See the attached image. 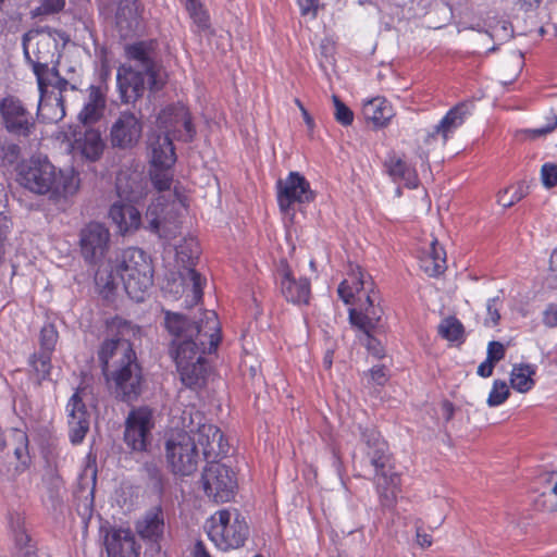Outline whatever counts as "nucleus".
I'll list each match as a JSON object with an SVG mask.
<instances>
[{
    "label": "nucleus",
    "mask_w": 557,
    "mask_h": 557,
    "mask_svg": "<svg viewBox=\"0 0 557 557\" xmlns=\"http://www.w3.org/2000/svg\"><path fill=\"white\" fill-rule=\"evenodd\" d=\"M86 92V100L78 113V120L85 126L100 121L107 107V89L104 87L90 85Z\"/></svg>",
    "instance_id": "nucleus-25"
},
{
    "label": "nucleus",
    "mask_w": 557,
    "mask_h": 557,
    "mask_svg": "<svg viewBox=\"0 0 557 557\" xmlns=\"http://www.w3.org/2000/svg\"><path fill=\"white\" fill-rule=\"evenodd\" d=\"M110 243V232L103 223L89 222L79 231V250L84 261L98 264L106 257Z\"/></svg>",
    "instance_id": "nucleus-14"
},
{
    "label": "nucleus",
    "mask_w": 557,
    "mask_h": 557,
    "mask_svg": "<svg viewBox=\"0 0 557 557\" xmlns=\"http://www.w3.org/2000/svg\"><path fill=\"white\" fill-rule=\"evenodd\" d=\"M185 9L193 21V32L203 33L207 32L210 24V15L206 10L201 0H184Z\"/></svg>",
    "instance_id": "nucleus-37"
},
{
    "label": "nucleus",
    "mask_w": 557,
    "mask_h": 557,
    "mask_svg": "<svg viewBox=\"0 0 557 557\" xmlns=\"http://www.w3.org/2000/svg\"><path fill=\"white\" fill-rule=\"evenodd\" d=\"M29 40V34H25L23 37L24 58L32 66L39 90L37 115L44 122L57 123L65 116L63 94L69 89L76 90L78 88L81 84L79 75L76 74L74 67H70L71 76L69 78L62 77L55 67L50 69L48 66V53L40 50L33 58L27 44Z\"/></svg>",
    "instance_id": "nucleus-4"
},
{
    "label": "nucleus",
    "mask_w": 557,
    "mask_h": 557,
    "mask_svg": "<svg viewBox=\"0 0 557 557\" xmlns=\"http://www.w3.org/2000/svg\"><path fill=\"white\" fill-rule=\"evenodd\" d=\"M5 203L0 198V242L3 240L10 232L12 222L4 212Z\"/></svg>",
    "instance_id": "nucleus-54"
},
{
    "label": "nucleus",
    "mask_w": 557,
    "mask_h": 557,
    "mask_svg": "<svg viewBox=\"0 0 557 557\" xmlns=\"http://www.w3.org/2000/svg\"><path fill=\"white\" fill-rule=\"evenodd\" d=\"M376 476V491L380 504L385 509H393L397 503L399 493L400 478L396 472H389L385 469L380 471Z\"/></svg>",
    "instance_id": "nucleus-32"
},
{
    "label": "nucleus",
    "mask_w": 557,
    "mask_h": 557,
    "mask_svg": "<svg viewBox=\"0 0 557 557\" xmlns=\"http://www.w3.org/2000/svg\"><path fill=\"white\" fill-rule=\"evenodd\" d=\"M473 107L472 101L457 103L433 126L432 131L428 134V138L434 139L435 137H441L443 144H445L455 131L465 123L467 117L472 114Z\"/></svg>",
    "instance_id": "nucleus-23"
},
{
    "label": "nucleus",
    "mask_w": 557,
    "mask_h": 557,
    "mask_svg": "<svg viewBox=\"0 0 557 557\" xmlns=\"http://www.w3.org/2000/svg\"><path fill=\"white\" fill-rule=\"evenodd\" d=\"M362 440L370 448L368 454L371 459V465L375 468V475H380V471L385 469L388 461L387 443L374 429H366L362 432Z\"/></svg>",
    "instance_id": "nucleus-33"
},
{
    "label": "nucleus",
    "mask_w": 557,
    "mask_h": 557,
    "mask_svg": "<svg viewBox=\"0 0 557 557\" xmlns=\"http://www.w3.org/2000/svg\"><path fill=\"white\" fill-rule=\"evenodd\" d=\"M417 543L422 548L429 547L432 545V536L426 533L417 532Z\"/></svg>",
    "instance_id": "nucleus-61"
},
{
    "label": "nucleus",
    "mask_w": 557,
    "mask_h": 557,
    "mask_svg": "<svg viewBox=\"0 0 557 557\" xmlns=\"http://www.w3.org/2000/svg\"><path fill=\"white\" fill-rule=\"evenodd\" d=\"M315 193L309 181L299 172L292 171L284 180L276 183V200L281 212L289 214L294 205H304L313 201Z\"/></svg>",
    "instance_id": "nucleus-12"
},
{
    "label": "nucleus",
    "mask_w": 557,
    "mask_h": 557,
    "mask_svg": "<svg viewBox=\"0 0 557 557\" xmlns=\"http://www.w3.org/2000/svg\"><path fill=\"white\" fill-rule=\"evenodd\" d=\"M32 364L35 371L46 379L50 373L51 368V352L41 350L39 354L33 356Z\"/></svg>",
    "instance_id": "nucleus-45"
},
{
    "label": "nucleus",
    "mask_w": 557,
    "mask_h": 557,
    "mask_svg": "<svg viewBox=\"0 0 557 557\" xmlns=\"http://www.w3.org/2000/svg\"><path fill=\"white\" fill-rule=\"evenodd\" d=\"M383 165L394 183H404L410 189L418 187L419 178L416 169L395 152L392 151L386 156Z\"/></svg>",
    "instance_id": "nucleus-28"
},
{
    "label": "nucleus",
    "mask_w": 557,
    "mask_h": 557,
    "mask_svg": "<svg viewBox=\"0 0 557 557\" xmlns=\"http://www.w3.org/2000/svg\"><path fill=\"white\" fill-rule=\"evenodd\" d=\"M176 262L182 264L184 272L181 273L182 282L185 286H191L193 297L190 305H196L202 299L206 278L195 270L200 250L197 239L193 236L184 237L175 247Z\"/></svg>",
    "instance_id": "nucleus-11"
},
{
    "label": "nucleus",
    "mask_w": 557,
    "mask_h": 557,
    "mask_svg": "<svg viewBox=\"0 0 557 557\" xmlns=\"http://www.w3.org/2000/svg\"><path fill=\"white\" fill-rule=\"evenodd\" d=\"M505 348L504 345L499 342L492 341L487 346V357L486 359L491 362L495 363L504 358Z\"/></svg>",
    "instance_id": "nucleus-50"
},
{
    "label": "nucleus",
    "mask_w": 557,
    "mask_h": 557,
    "mask_svg": "<svg viewBox=\"0 0 557 557\" xmlns=\"http://www.w3.org/2000/svg\"><path fill=\"white\" fill-rule=\"evenodd\" d=\"M371 381L377 385L383 386L388 380L387 371L384 366H374L369 370Z\"/></svg>",
    "instance_id": "nucleus-52"
},
{
    "label": "nucleus",
    "mask_w": 557,
    "mask_h": 557,
    "mask_svg": "<svg viewBox=\"0 0 557 557\" xmlns=\"http://www.w3.org/2000/svg\"><path fill=\"white\" fill-rule=\"evenodd\" d=\"M108 332L115 335L106 339L98 351L102 373L115 397L124 403L136 400L143 391V368L127 338L135 334V326L115 317L107 323Z\"/></svg>",
    "instance_id": "nucleus-3"
},
{
    "label": "nucleus",
    "mask_w": 557,
    "mask_h": 557,
    "mask_svg": "<svg viewBox=\"0 0 557 557\" xmlns=\"http://www.w3.org/2000/svg\"><path fill=\"white\" fill-rule=\"evenodd\" d=\"M549 271L557 278V248L552 252L549 259Z\"/></svg>",
    "instance_id": "nucleus-64"
},
{
    "label": "nucleus",
    "mask_w": 557,
    "mask_h": 557,
    "mask_svg": "<svg viewBox=\"0 0 557 557\" xmlns=\"http://www.w3.org/2000/svg\"><path fill=\"white\" fill-rule=\"evenodd\" d=\"M375 300L374 293H368L366 299L358 307L349 309L350 324L363 334L372 332L382 319L383 309L379 304H375Z\"/></svg>",
    "instance_id": "nucleus-22"
},
{
    "label": "nucleus",
    "mask_w": 557,
    "mask_h": 557,
    "mask_svg": "<svg viewBox=\"0 0 557 557\" xmlns=\"http://www.w3.org/2000/svg\"><path fill=\"white\" fill-rule=\"evenodd\" d=\"M295 103L299 108L307 127L309 129H313L314 121H313L312 116L309 114V112L307 111V109L304 107L302 102L299 99H295Z\"/></svg>",
    "instance_id": "nucleus-58"
},
{
    "label": "nucleus",
    "mask_w": 557,
    "mask_h": 557,
    "mask_svg": "<svg viewBox=\"0 0 557 557\" xmlns=\"http://www.w3.org/2000/svg\"><path fill=\"white\" fill-rule=\"evenodd\" d=\"M332 100L335 108V120L343 126L351 125L354 122V112L336 95L332 96Z\"/></svg>",
    "instance_id": "nucleus-43"
},
{
    "label": "nucleus",
    "mask_w": 557,
    "mask_h": 557,
    "mask_svg": "<svg viewBox=\"0 0 557 557\" xmlns=\"http://www.w3.org/2000/svg\"><path fill=\"white\" fill-rule=\"evenodd\" d=\"M78 388L69 399L65 411L69 424V437L73 445L83 443L90 428V412Z\"/></svg>",
    "instance_id": "nucleus-19"
},
{
    "label": "nucleus",
    "mask_w": 557,
    "mask_h": 557,
    "mask_svg": "<svg viewBox=\"0 0 557 557\" xmlns=\"http://www.w3.org/2000/svg\"><path fill=\"white\" fill-rule=\"evenodd\" d=\"M65 5V0H42L40 4L34 10V15H48L62 11Z\"/></svg>",
    "instance_id": "nucleus-49"
},
{
    "label": "nucleus",
    "mask_w": 557,
    "mask_h": 557,
    "mask_svg": "<svg viewBox=\"0 0 557 557\" xmlns=\"http://www.w3.org/2000/svg\"><path fill=\"white\" fill-rule=\"evenodd\" d=\"M362 111L364 117L379 127L385 126L394 115L391 103L383 97L366 100Z\"/></svg>",
    "instance_id": "nucleus-34"
},
{
    "label": "nucleus",
    "mask_w": 557,
    "mask_h": 557,
    "mask_svg": "<svg viewBox=\"0 0 557 557\" xmlns=\"http://www.w3.org/2000/svg\"><path fill=\"white\" fill-rule=\"evenodd\" d=\"M524 194L522 188H507L499 191L497 195V202L504 208H510L523 198Z\"/></svg>",
    "instance_id": "nucleus-46"
},
{
    "label": "nucleus",
    "mask_w": 557,
    "mask_h": 557,
    "mask_svg": "<svg viewBox=\"0 0 557 557\" xmlns=\"http://www.w3.org/2000/svg\"><path fill=\"white\" fill-rule=\"evenodd\" d=\"M518 4L525 11L539 8L543 0H517Z\"/></svg>",
    "instance_id": "nucleus-62"
},
{
    "label": "nucleus",
    "mask_w": 557,
    "mask_h": 557,
    "mask_svg": "<svg viewBox=\"0 0 557 557\" xmlns=\"http://www.w3.org/2000/svg\"><path fill=\"white\" fill-rule=\"evenodd\" d=\"M104 544L108 557H138L135 537L128 529L112 530Z\"/></svg>",
    "instance_id": "nucleus-30"
},
{
    "label": "nucleus",
    "mask_w": 557,
    "mask_h": 557,
    "mask_svg": "<svg viewBox=\"0 0 557 557\" xmlns=\"http://www.w3.org/2000/svg\"><path fill=\"white\" fill-rule=\"evenodd\" d=\"M499 301H500L499 297H493V298H490L486 304L487 314H488L491 321L493 322V324H497L500 319L499 309H498Z\"/></svg>",
    "instance_id": "nucleus-56"
},
{
    "label": "nucleus",
    "mask_w": 557,
    "mask_h": 557,
    "mask_svg": "<svg viewBox=\"0 0 557 557\" xmlns=\"http://www.w3.org/2000/svg\"><path fill=\"white\" fill-rule=\"evenodd\" d=\"M484 32L488 34V36L493 40L497 41H506L512 37L513 29L509 21L507 20H497L496 16L488 17L485 22Z\"/></svg>",
    "instance_id": "nucleus-39"
},
{
    "label": "nucleus",
    "mask_w": 557,
    "mask_h": 557,
    "mask_svg": "<svg viewBox=\"0 0 557 557\" xmlns=\"http://www.w3.org/2000/svg\"><path fill=\"white\" fill-rule=\"evenodd\" d=\"M143 135L140 119L131 111H122L110 127V143L113 148L133 149Z\"/></svg>",
    "instance_id": "nucleus-18"
},
{
    "label": "nucleus",
    "mask_w": 557,
    "mask_h": 557,
    "mask_svg": "<svg viewBox=\"0 0 557 557\" xmlns=\"http://www.w3.org/2000/svg\"><path fill=\"white\" fill-rule=\"evenodd\" d=\"M18 151H20V148L17 145H14V144H11L7 147V154H5V158H9V161L10 162H13L16 158H17V154H18Z\"/></svg>",
    "instance_id": "nucleus-63"
},
{
    "label": "nucleus",
    "mask_w": 557,
    "mask_h": 557,
    "mask_svg": "<svg viewBox=\"0 0 557 557\" xmlns=\"http://www.w3.org/2000/svg\"><path fill=\"white\" fill-rule=\"evenodd\" d=\"M366 285L364 275L361 270L357 268L356 270H351L348 277L339 284L337 293L345 304H350L355 295L364 289Z\"/></svg>",
    "instance_id": "nucleus-36"
},
{
    "label": "nucleus",
    "mask_w": 557,
    "mask_h": 557,
    "mask_svg": "<svg viewBox=\"0 0 557 557\" xmlns=\"http://www.w3.org/2000/svg\"><path fill=\"white\" fill-rule=\"evenodd\" d=\"M301 15L315 17L318 13V0H297Z\"/></svg>",
    "instance_id": "nucleus-57"
},
{
    "label": "nucleus",
    "mask_w": 557,
    "mask_h": 557,
    "mask_svg": "<svg viewBox=\"0 0 557 557\" xmlns=\"http://www.w3.org/2000/svg\"><path fill=\"white\" fill-rule=\"evenodd\" d=\"M418 260L421 270L432 277L441 275L446 269V252L435 238L420 249Z\"/></svg>",
    "instance_id": "nucleus-31"
},
{
    "label": "nucleus",
    "mask_w": 557,
    "mask_h": 557,
    "mask_svg": "<svg viewBox=\"0 0 557 557\" xmlns=\"http://www.w3.org/2000/svg\"><path fill=\"white\" fill-rule=\"evenodd\" d=\"M165 327L173 336L171 354L184 385H199L206 376L205 355L216 350L221 341L220 323L214 311H205L198 322L180 313L166 312Z\"/></svg>",
    "instance_id": "nucleus-1"
},
{
    "label": "nucleus",
    "mask_w": 557,
    "mask_h": 557,
    "mask_svg": "<svg viewBox=\"0 0 557 557\" xmlns=\"http://www.w3.org/2000/svg\"><path fill=\"white\" fill-rule=\"evenodd\" d=\"M442 412H443L444 419L446 421H449L454 417V413H455L454 404L450 403L449 400L443 401V404H442Z\"/></svg>",
    "instance_id": "nucleus-60"
},
{
    "label": "nucleus",
    "mask_w": 557,
    "mask_h": 557,
    "mask_svg": "<svg viewBox=\"0 0 557 557\" xmlns=\"http://www.w3.org/2000/svg\"><path fill=\"white\" fill-rule=\"evenodd\" d=\"M197 442L201 446L207 461L225 457L230 449L228 443L224 440L221 430L210 423L199 424Z\"/></svg>",
    "instance_id": "nucleus-24"
},
{
    "label": "nucleus",
    "mask_w": 557,
    "mask_h": 557,
    "mask_svg": "<svg viewBox=\"0 0 557 557\" xmlns=\"http://www.w3.org/2000/svg\"><path fill=\"white\" fill-rule=\"evenodd\" d=\"M541 182L547 189L557 186V164L546 162L541 168Z\"/></svg>",
    "instance_id": "nucleus-48"
},
{
    "label": "nucleus",
    "mask_w": 557,
    "mask_h": 557,
    "mask_svg": "<svg viewBox=\"0 0 557 557\" xmlns=\"http://www.w3.org/2000/svg\"><path fill=\"white\" fill-rule=\"evenodd\" d=\"M16 181L25 189L38 195L52 193L66 196L77 188L73 173L58 171L46 157L41 156L22 160L16 166Z\"/></svg>",
    "instance_id": "nucleus-5"
},
{
    "label": "nucleus",
    "mask_w": 557,
    "mask_h": 557,
    "mask_svg": "<svg viewBox=\"0 0 557 557\" xmlns=\"http://www.w3.org/2000/svg\"><path fill=\"white\" fill-rule=\"evenodd\" d=\"M90 472V478H91V483H92V487L91 490L89 491L88 493V497L90 498L89 499V503L88 504H85L84 505V509L83 511H81V515L85 518H90L91 516V511H92V503H94V492H95V485H96V478H97V472H96V469H86L85 470V474H87V472Z\"/></svg>",
    "instance_id": "nucleus-53"
},
{
    "label": "nucleus",
    "mask_w": 557,
    "mask_h": 557,
    "mask_svg": "<svg viewBox=\"0 0 557 557\" xmlns=\"http://www.w3.org/2000/svg\"><path fill=\"white\" fill-rule=\"evenodd\" d=\"M148 150L151 184L158 191L168 193V196L160 195L149 205L146 212L148 230L160 238L170 239L180 230L183 206L176 189L171 191L176 162L173 141L163 135L148 136Z\"/></svg>",
    "instance_id": "nucleus-2"
},
{
    "label": "nucleus",
    "mask_w": 557,
    "mask_h": 557,
    "mask_svg": "<svg viewBox=\"0 0 557 557\" xmlns=\"http://www.w3.org/2000/svg\"><path fill=\"white\" fill-rule=\"evenodd\" d=\"M116 85L121 101L134 103L144 96L148 77L144 72L123 64L116 72Z\"/></svg>",
    "instance_id": "nucleus-20"
},
{
    "label": "nucleus",
    "mask_w": 557,
    "mask_h": 557,
    "mask_svg": "<svg viewBox=\"0 0 557 557\" xmlns=\"http://www.w3.org/2000/svg\"><path fill=\"white\" fill-rule=\"evenodd\" d=\"M541 485V497L547 509H557V472H545L537 478Z\"/></svg>",
    "instance_id": "nucleus-38"
},
{
    "label": "nucleus",
    "mask_w": 557,
    "mask_h": 557,
    "mask_svg": "<svg viewBox=\"0 0 557 557\" xmlns=\"http://www.w3.org/2000/svg\"><path fill=\"white\" fill-rule=\"evenodd\" d=\"M8 523L14 554L20 557H38L36 544L25 529L24 518L16 512L10 513Z\"/></svg>",
    "instance_id": "nucleus-26"
},
{
    "label": "nucleus",
    "mask_w": 557,
    "mask_h": 557,
    "mask_svg": "<svg viewBox=\"0 0 557 557\" xmlns=\"http://www.w3.org/2000/svg\"><path fill=\"white\" fill-rule=\"evenodd\" d=\"M364 335V341H366V346H367V349L376 358L381 359L385 356L384 354V348L383 346L381 345V343L374 338L372 335H371V332H369V334H363Z\"/></svg>",
    "instance_id": "nucleus-51"
},
{
    "label": "nucleus",
    "mask_w": 557,
    "mask_h": 557,
    "mask_svg": "<svg viewBox=\"0 0 557 557\" xmlns=\"http://www.w3.org/2000/svg\"><path fill=\"white\" fill-rule=\"evenodd\" d=\"M276 283L286 301L297 306L308 305L311 296L310 280L306 276L296 277L285 260L277 267Z\"/></svg>",
    "instance_id": "nucleus-17"
},
{
    "label": "nucleus",
    "mask_w": 557,
    "mask_h": 557,
    "mask_svg": "<svg viewBox=\"0 0 557 557\" xmlns=\"http://www.w3.org/2000/svg\"><path fill=\"white\" fill-rule=\"evenodd\" d=\"M207 534L219 549L228 550L245 544L249 528L236 509H221L207 522Z\"/></svg>",
    "instance_id": "nucleus-7"
},
{
    "label": "nucleus",
    "mask_w": 557,
    "mask_h": 557,
    "mask_svg": "<svg viewBox=\"0 0 557 557\" xmlns=\"http://www.w3.org/2000/svg\"><path fill=\"white\" fill-rule=\"evenodd\" d=\"M201 475L206 495L215 503L230 502L235 495L237 482L233 470L215 459L207 461Z\"/></svg>",
    "instance_id": "nucleus-10"
},
{
    "label": "nucleus",
    "mask_w": 557,
    "mask_h": 557,
    "mask_svg": "<svg viewBox=\"0 0 557 557\" xmlns=\"http://www.w3.org/2000/svg\"><path fill=\"white\" fill-rule=\"evenodd\" d=\"M109 218L116 225L121 234L137 231L141 225V214L138 209L129 202L115 201L109 210Z\"/></svg>",
    "instance_id": "nucleus-29"
},
{
    "label": "nucleus",
    "mask_w": 557,
    "mask_h": 557,
    "mask_svg": "<svg viewBox=\"0 0 557 557\" xmlns=\"http://www.w3.org/2000/svg\"><path fill=\"white\" fill-rule=\"evenodd\" d=\"M153 428L152 412L147 407L129 411L125 421L124 442L134 451H146Z\"/></svg>",
    "instance_id": "nucleus-16"
},
{
    "label": "nucleus",
    "mask_w": 557,
    "mask_h": 557,
    "mask_svg": "<svg viewBox=\"0 0 557 557\" xmlns=\"http://www.w3.org/2000/svg\"><path fill=\"white\" fill-rule=\"evenodd\" d=\"M438 334L448 342H462L465 329L457 318L448 317L440 323Z\"/></svg>",
    "instance_id": "nucleus-41"
},
{
    "label": "nucleus",
    "mask_w": 557,
    "mask_h": 557,
    "mask_svg": "<svg viewBox=\"0 0 557 557\" xmlns=\"http://www.w3.org/2000/svg\"><path fill=\"white\" fill-rule=\"evenodd\" d=\"M157 126L162 133H151L149 136L163 135L171 140L191 141L196 136V128L186 106L181 102L164 107L157 116Z\"/></svg>",
    "instance_id": "nucleus-9"
},
{
    "label": "nucleus",
    "mask_w": 557,
    "mask_h": 557,
    "mask_svg": "<svg viewBox=\"0 0 557 557\" xmlns=\"http://www.w3.org/2000/svg\"><path fill=\"white\" fill-rule=\"evenodd\" d=\"M125 55L135 63L136 70L144 72L148 77V86L151 90H159L162 82L159 78V65L157 63V41L140 40L125 47Z\"/></svg>",
    "instance_id": "nucleus-13"
},
{
    "label": "nucleus",
    "mask_w": 557,
    "mask_h": 557,
    "mask_svg": "<svg viewBox=\"0 0 557 557\" xmlns=\"http://www.w3.org/2000/svg\"><path fill=\"white\" fill-rule=\"evenodd\" d=\"M13 438L15 441L14 456L18 461L17 470H25L30 461L28 450V436L23 430L15 429L13 431Z\"/></svg>",
    "instance_id": "nucleus-40"
},
{
    "label": "nucleus",
    "mask_w": 557,
    "mask_h": 557,
    "mask_svg": "<svg viewBox=\"0 0 557 557\" xmlns=\"http://www.w3.org/2000/svg\"><path fill=\"white\" fill-rule=\"evenodd\" d=\"M536 366L530 363L513 364L510 373L511 387L519 393L529 392L535 384L533 376Z\"/></svg>",
    "instance_id": "nucleus-35"
},
{
    "label": "nucleus",
    "mask_w": 557,
    "mask_h": 557,
    "mask_svg": "<svg viewBox=\"0 0 557 557\" xmlns=\"http://www.w3.org/2000/svg\"><path fill=\"white\" fill-rule=\"evenodd\" d=\"M191 432V430L173 431L165 440V460L170 470L176 475L187 476L198 469L200 456Z\"/></svg>",
    "instance_id": "nucleus-8"
},
{
    "label": "nucleus",
    "mask_w": 557,
    "mask_h": 557,
    "mask_svg": "<svg viewBox=\"0 0 557 557\" xmlns=\"http://www.w3.org/2000/svg\"><path fill=\"white\" fill-rule=\"evenodd\" d=\"M494 364L493 362H491L490 360H485L483 361L479 367H478V374L482 377H488L492 375L493 373V369H494Z\"/></svg>",
    "instance_id": "nucleus-59"
},
{
    "label": "nucleus",
    "mask_w": 557,
    "mask_h": 557,
    "mask_svg": "<svg viewBox=\"0 0 557 557\" xmlns=\"http://www.w3.org/2000/svg\"><path fill=\"white\" fill-rule=\"evenodd\" d=\"M126 17L128 20L127 25L132 26L134 22L137 21L138 17V2L137 0H124L119 7L116 18L117 23L122 22V18Z\"/></svg>",
    "instance_id": "nucleus-44"
},
{
    "label": "nucleus",
    "mask_w": 557,
    "mask_h": 557,
    "mask_svg": "<svg viewBox=\"0 0 557 557\" xmlns=\"http://www.w3.org/2000/svg\"><path fill=\"white\" fill-rule=\"evenodd\" d=\"M543 322L546 326H557V304H549L543 312Z\"/></svg>",
    "instance_id": "nucleus-55"
},
{
    "label": "nucleus",
    "mask_w": 557,
    "mask_h": 557,
    "mask_svg": "<svg viewBox=\"0 0 557 557\" xmlns=\"http://www.w3.org/2000/svg\"><path fill=\"white\" fill-rule=\"evenodd\" d=\"M71 151L88 161H97L103 153L104 143L99 129L75 128L72 133Z\"/></svg>",
    "instance_id": "nucleus-21"
},
{
    "label": "nucleus",
    "mask_w": 557,
    "mask_h": 557,
    "mask_svg": "<svg viewBox=\"0 0 557 557\" xmlns=\"http://www.w3.org/2000/svg\"><path fill=\"white\" fill-rule=\"evenodd\" d=\"M509 396V388L505 381L496 380L493 383L492 389L487 397V405L490 407H497L504 404Z\"/></svg>",
    "instance_id": "nucleus-42"
},
{
    "label": "nucleus",
    "mask_w": 557,
    "mask_h": 557,
    "mask_svg": "<svg viewBox=\"0 0 557 557\" xmlns=\"http://www.w3.org/2000/svg\"><path fill=\"white\" fill-rule=\"evenodd\" d=\"M0 114L5 131L14 137H29L35 129L34 115L17 98H3L0 101Z\"/></svg>",
    "instance_id": "nucleus-15"
},
{
    "label": "nucleus",
    "mask_w": 557,
    "mask_h": 557,
    "mask_svg": "<svg viewBox=\"0 0 557 557\" xmlns=\"http://www.w3.org/2000/svg\"><path fill=\"white\" fill-rule=\"evenodd\" d=\"M136 531L144 541L151 544H159L165 531L162 508L157 506L148 510L145 516L137 521Z\"/></svg>",
    "instance_id": "nucleus-27"
},
{
    "label": "nucleus",
    "mask_w": 557,
    "mask_h": 557,
    "mask_svg": "<svg viewBox=\"0 0 557 557\" xmlns=\"http://www.w3.org/2000/svg\"><path fill=\"white\" fill-rule=\"evenodd\" d=\"M58 339V332L51 324L45 325L40 332L41 350L52 352Z\"/></svg>",
    "instance_id": "nucleus-47"
},
{
    "label": "nucleus",
    "mask_w": 557,
    "mask_h": 557,
    "mask_svg": "<svg viewBox=\"0 0 557 557\" xmlns=\"http://www.w3.org/2000/svg\"><path fill=\"white\" fill-rule=\"evenodd\" d=\"M117 280L131 299L136 302L145 299L153 283V269L144 250L129 247L121 253L111 267L108 285L116 287Z\"/></svg>",
    "instance_id": "nucleus-6"
}]
</instances>
